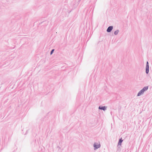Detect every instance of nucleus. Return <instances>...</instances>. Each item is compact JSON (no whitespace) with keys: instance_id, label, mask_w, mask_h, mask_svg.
I'll use <instances>...</instances> for the list:
<instances>
[{"instance_id":"obj_1","label":"nucleus","mask_w":152,"mask_h":152,"mask_svg":"<svg viewBox=\"0 0 152 152\" xmlns=\"http://www.w3.org/2000/svg\"><path fill=\"white\" fill-rule=\"evenodd\" d=\"M100 146L101 145L100 143L98 144L97 143L95 142L94 144V150L99 148Z\"/></svg>"},{"instance_id":"obj_2","label":"nucleus","mask_w":152,"mask_h":152,"mask_svg":"<svg viewBox=\"0 0 152 152\" xmlns=\"http://www.w3.org/2000/svg\"><path fill=\"white\" fill-rule=\"evenodd\" d=\"M149 72V63L148 61H147L146 66L145 67V72L146 74H148Z\"/></svg>"},{"instance_id":"obj_3","label":"nucleus","mask_w":152,"mask_h":152,"mask_svg":"<svg viewBox=\"0 0 152 152\" xmlns=\"http://www.w3.org/2000/svg\"><path fill=\"white\" fill-rule=\"evenodd\" d=\"M113 26H110L108 27L107 29V31L108 32H110L113 29Z\"/></svg>"},{"instance_id":"obj_4","label":"nucleus","mask_w":152,"mask_h":152,"mask_svg":"<svg viewBox=\"0 0 152 152\" xmlns=\"http://www.w3.org/2000/svg\"><path fill=\"white\" fill-rule=\"evenodd\" d=\"M107 107L105 106H99V110H103L105 111L107 109Z\"/></svg>"},{"instance_id":"obj_5","label":"nucleus","mask_w":152,"mask_h":152,"mask_svg":"<svg viewBox=\"0 0 152 152\" xmlns=\"http://www.w3.org/2000/svg\"><path fill=\"white\" fill-rule=\"evenodd\" d=\"M144 92L142 91V90H141L137 94V96H139L143 94H144Z\"/></svg>"},{"instance_id":"obj_6","label":"nucleus","mask_w":152,"mask_h":152,"mask_svg":"<svg viewBox=\"0 0 152 152\" xmlns=\"http://www.w3.org/2000/svg\"><path fill=\"white\" fill-rule=\"evenodd\" d=\"M123 141V140L121 138L120 139L118 143V145H121V144Z\"/></svg>"},{"instance_id":"obj_7","label":"nucleus","mask_w":152,"mask_h":152,"mask_svg":"<svg viewBox=\"0 0 152 152\" xmlns=\"http://www.w3.org/2000/svg\"><path fill=\"white\" fill-rule=\"evenodd\" d=\"M119 30L118 29L116 30L114 32V34L115 35H117L118 34V32H119Z\"/></svg>"},{"instance_id":"obj_8","label":"nucleus","mask_w":152,"mask_h":152,"mask_svg":"<svg viewBox=\"0 0 152 152\" xmlns=\"http://www.w3.org/2000/svg\"><path fill=\"white\" fill-rule=\"evenodd\" d=\"M148 86H145L143 88V89L145 91H146L148 89Z\"/></svg>"},{"instance_id":"obj_9","label":"nucleus","mask_w":152,"mask_h":152,"mask_svg":"<svg viewBox=\"0 0 152 152\" xmlns=\"http://www.w3.org/2000/svg\"><path fill=\"white\" fill-rule=\"evenodd\" d=\"M54 51V49H53L52 50H51V51H50V55H51L53 53Z\"/></svg>"},{"instance_id":"obj_10","label":"nucleus","mask_w":152,"mask_h":152,"mask_svg":"<svg viewBox=\"0 0 152 152\" xmlns=\"http://www.w3.org/2000/svg\"><path fill=\"white\" fill-rule=\"evenodd\" d=\"M141 90H142V91H143L144 92V93L145 91L144 90V89H143V88H142V89H141Z\"/></svg>"},{"instance_id":"obj_11","label":"nucleus","mask_w":152,"mask_h":152,"mask_svg":"<svg viewBox=\"0 0 152 152\" xmlns=\"http://www.w3.org/2000/svg\"><path fill=\"white\" fill-rule=\"evenodd\" d=\"M58 148H60V147L59 146H58Z\"/></svg>"}]
</instances>
